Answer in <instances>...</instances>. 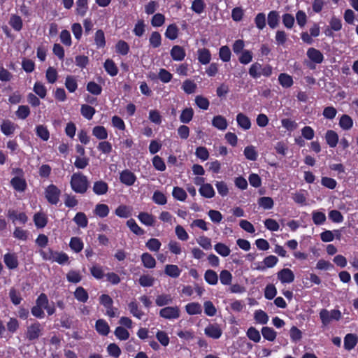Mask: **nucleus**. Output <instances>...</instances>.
<instances>
[{"label":"nucleus","mask_w":358,"mask_h":358,"mask_svg":"<svg viewBox=\"0 0 358 358\" xmlns=\"http://www.w3.org/2000/svg\"><path fill=\"white\" fill-rule=\"evenodd\" d=\"M71 187L76 193L85 194L89 187V181L85 175L80 172L73 173L70 181Z\"/></svg>","instance_id":"obj_1"},{"label":"nucleus","mask_w":358,"mask_h":358,"mask_svg":"<svg viewBox=\"0 0 358 358\" xmlns=\"http://www.w3.org/2000/svg\"><path fill=\"white\" fill-rule=\"evenodd\" d=\"M39 254L45 261L57 262L59 264H64L69 261V256L63 252H57L48 248L46 250H41Z\"/></svg>","instance_id":"obj_2"},{"label":"nucleus","mask_w":358,"mask_h":358,"mask_svg":"<svg viewBox=\"0 0 358 358\" xmlns=\"http://www.w3.org/2000/svg\"><path fill=\"white\" fill-rule=\"evenodd\" d=\"M43 327L38 321H34L27 327L24 336L29 341H34L43 335Z\"/></svg>","instance_id":"obj_3"},{"label":"nucleus","mask_w":358,"mask_h":358,"mask_svg":"<svg viewBox=\"0 0 358 358\" xmlns=\"http://www.w3.org/2000/svg\"><path fill=\"white\" fill-rule=\"evenodd\" d=\"M341 317V312L337 309L328 310L327 309L323 308L320 312V318L324 326L328 325L332 320H340Z\"/></svg>","instance_id":"obj_4"},{"label":"nucleus","mask_w":358,"mask_h":358,"mask_svg":"<svg viewBox=\"0 0 358 358\" xmlns=\"http://www.w3.org/2000/svg\"><path fill=\"white\" fill-rule=\"evenodd\" d=\"M61 191L55 185H48L45 190V196L48 201L51 203L56 205L59 201V196Z\"/></svg>","instance_id":"obj_5"},{"label":"nucleus","mask_w":358,"mask_h":358,"mask_svg":"<svg viewBox=\"0 0 358 358\" xmlns=\"http://www.w3.org/2000/svg\"><path fill=\"white\" fill-rule=\"evenodd\" d=\"M159 316L166 320H176L180 317V311L178 306H166L159 310Z\"/></svg>","instance_id":"obj_6"},{"label":"nucleus","mask_w":358,"mask_h":358,"mask_svg":"<svg viewBox=\"0 0 358 358\" xmlns=\"http://www.w3.org/2000/svg\"><path fill=\"white\" fill-rule=\"evenodd\" d=\"M204 334L213 339H218L222 334L220 326L217 323L209 324L204 329Z\"/></svg>","instance_id":"obj_7"},{"label":"nucleus","mask_w":358,"mask_h":358,"mask_svg":"<svg viewBox=\"0 0 358 358\" xmlns=\"http://www.w3.org/2000/svg\"><path fill=\"white\" fill-rule=\"evenodd\" d=\"M120 180L122 184L127 186H131L135 183L136 176L129 169H125L120 173Z\"/></svg>","instance_id":"obj_8"},{"label":"nucleus","mask_w":358,"mask_h":358,"mask_svg":"<svg viewBox=\"0 0 358 358\" xmlns=\"http://www.w3.org/2000/svg\"><path fill=\"white\" fill-rule=\"evenodd\" d=\"M277 275L282 283H291L294 280V273L289 268H282L278 272Z\"/></svg>","instance_id":"obj_9"},{"label":"nucleus","mask_w":358,"mask_h":358,"mask_svg":"<svg viewBox=\"0 0 358 358\" xmlns=\"http://www.w3.org/2000/svg\"><path fill=\"white\" fill-rule=\"evenodd\" d=\"M307 57L315 64H321L324 60L323 54L315 48H310L306 52Z\"/></svg>","instance_id":"obj_10"},{"label":"nucleus","mask_w":358,"mask_h":358,"mask_svg":"<svg viewBox=\"0 0 358 358\" xmlns=\"http://www.w3.org/2000/svg\"><path fill=\"white\" fill-rule=\"evenodd\" d=\"M3 262L9 269H15L18 266L17 256L15 253H6L3 255Z\"/></svg>","instance_id":"obj_11"},{"label":"nucleus","mask_w":358,"mask_h":358,"mask_svg":"<svg viewBox=\"0 0 358 358\" xmlns=\"http://www.w3.org/2000/svg\"><path fill=\"white\" fill-rule=\"evenodd\" d=\"M358 343V336L355 334H347L344 337V348L350 351L355 348Z\"/></svg>","instance_id":"obj_12"},{"label":"nucleus","mask_w":358,"mask_h":358,"mask_svg":"<svg viewBox=\"0 0 358 358\" xmlns=\"http://www.w3.org/2000/svg\"><path fill=\"white\" fill-rule=\"evenodd\" d=\"M170 54L173 60L177 62L182 61L186 56L184 48L178 45L172 47Z\"/></svg>","instance_id":"obj_13"},{"label":"nucleus","mask_w":358,"mask_h":358,"mask_svg":"<svg viewBox=\"0 0 358 358\" xmlns=\"http://www.w3.org/2000/svg\"><path fill=\"white\" fill-rule=\"evenodd\" d=\"M8 217L13 223L18 221L20 224H25L27 222V217L24 213H17L15 210L8 211Z\"/></svg>","instance_id":"obj_14"},{"label":"nucleus","mask_w":358,"mask_h":358,"mask_svg":"<svg viewBox=\"0 0 358 358\" xmlns=\"http://www.w3.org/2000/svg\"><path fill=\"white\" fill-rule=\"evenodd\" d=\"M13 189L19 192H23L27 188V182L24 178L13 177L10 180Z\"/></svg>","instance_id":"obj_15"},{"label":"nucleus","mask_w":358,"mask_h":358,"mask_svg":"<svg viewBox=\"0 0 358 358\" xmlns=\"http://www.w3.org/2000/svg\"><path fill=\"white\" fill-rule=\"evenodd\" d=\"M236 120L238 126L243 130H248L251 127V121L250 118L242 113L237 114Z\"/></svg>","instance_id":"obj_16"},{"label":"nucleus","mask_w":358,"mask_h":358,"mask_svg":"<svg viewBox=\"0 0 358 358\" xmlns=\"http://www.w3.org/2000/svg\"><path fill=\"white\" fill-rule=\"evenodd\" d=\"M198 60L203 65L208 64L211 60V53L207 48H200L197 50Z\"/></svg>","instance_id":"obj_17"},{"label":"nucleus","mask_w":358,"mask_h":358,"mask_svg":"<svg viewBox=\"0 0 358 358\" xmlns=\"http://www.w3.org/2000/svg\"><path fill=\"white\" fill-rule=\"evenodd\" d=\"M212 125L216 129L224 131L228 127L227 119L222 115H215L212 120Z\"/></svg>","instance_id":"obj_18"},{"label":"nucleus","mask_w":358,"mask_h":358,"mask_svg":"<svg viewBox=\"0 0 358 358\" xmlns=\"http://www.w3.org/2000/svg\"><path fill=\"white\" fill-rule=\"evenodd\" d=\"M95 329L96 331L102 336H107L110 332V327L107 322L103 319H99L96 320Z\"/></svg>","instance_id":"obj_19"},{"label":"nucleus","mask_w":358,"mask_h":358,"mask_svg":"<svg viewBox=\"0 0 358 358\" xmlns=\"http://www.w3.org/2000/svg\"><path fill=\"white\" fill-rule=\"evenodd\" d=\"M92 189L95 194L103 195L108 192V185L103 180L96 181L93 185Z\"/></svg>","instance_id":"obj_20"},{"label":"nucleus","mask_w":358,"mask_h":358,"mask_svg":"<svg viewBox=\"0 0 358 358\" xmlns=\"http://www.w3.org/2000/svg\"><path fill=\"white\" fill-rule=\"evenodd\" d=\"M338 124L342 129L348 131L353 127V120L350 115L344 114L341 116Z\"/></svg>","instance_id":"obj_21"},{"label":"nucleus","mask_w":358,"mask_h":358,"mask_svg":"<svg viewBox=\"0 0 358 358\" xmlns=\"http://www.w3.org/2000/svg\"><path fill=\"white\" fill-rule=\"evenodd\" d=\"M173 298L169 294H162L156 296L155 303L157 306L162 307L172 303Z\"/></svg>","instance_id":"obj_22"},{"label":"nucleus","mask_w":358,"mask_h":358,"mask_svg":"<svg viewBox=\"0 0 358 358\" xmlns=\"http://www.w3.org/2000/svg\"><path fill=\"white\" fill-rule=\"evenodd\" d=\"M325 139L330 148H335L338 142V135L334 130H328L325 134Z\"/></svg>","instance_id":"obj_23"},{"label":"nucleus","mask_w":358,"mask_h":358,"mask_svg":"<svg viewBox=\"0 0 358 358\" xmlns=\"http://www.w3.org/2000/svg\"><path fill=\"white\" fill-rule=\"evenodd\" d=\"M280 15L276 10H271L268 14L267 21L271 29L276 28L279 24Z\"/></svg>","instance_id":"obj_24"},{"label":"nucleus","mask_w":358,"mask_h":358,"mask_svg":"<svg viewBox=\"0 0 358 358\" xmlns=\"http://www.w3.org/2000/svg\"><path fill=\"white\" fill-rule=\"evenodd\" d=\"M34 222L37 228H43L48 223V217L44 213L38 212L34 215Z\"/></svg>","instance_id":"obj_25"},{"label":"nucleus","mask_w":358,"mask_h":358,"mask_svg":"<svg viewBox=\"0 0 358 358\" xmlns=\"http://www.w3.org/2000/svg\"><path fill=\"white\" fill-rule=\"evenodd\" d=\"M199 192L202 196L208 199L213 198L215 194V192L213 186L209 183L202 185L199 188Z\"/></svg>","instance_id":"obj_26"},{"label":"nucleus","mask_w":358,"mask_h":358,"mask_svg":"<svg viewBox=\"0 0 358 358\" xmlns=\"http://www.w3.org/2000/svg\"><path fill=\"white\" fill-rule=\"evenodd\" d=\"M164 273L169 277L176 278L180 276L181 270L177 265L167 264L164 268Z\"/></svg>","instance_id":"obj_27"},{"label":"nucleus","mask_w":358,"mask_h":358,"mask_svg":"<svg viewBox=\"0 0 358 358\" xmlns=\"http://www.w3.org/2000/svg\"><path fill=\"white\" fill-rule=\"evenodd\" d=\"M138 220L141 222L146 226L151 227L155 224V217L148 213H140L138 215Z\"/></svg>","instance_id":"obj_28"},{"label":"nucleus","mask_w":358,"mask_h":358,"mask_svg":"<svg viewBox=\"0 0 358 358\" xmlns=\"http://www.w3.org/2000/svg\"><path fill=\"white\" fill-rule=\"evenodd\" d=\"M141 261L144 267L147 268H153L156 266L155 259L148 252H144L142 254Z\"/></svg>","instance_id":"obj_29"},{"label":"nucleus","mask_w":358,"mask_h":358,"mask_svg":"<svg viewBox=\"0 0 358 358\" xmlns=\"http://www.w3.org/2000/svg\"><path fill=\"white\" fill-rule=\"evenodd\" d=\"M94 43L96 48H103L106 45V38L102 29H98L94 34Z\"/></svg>","instance_id":"obj_30"},{"label":"nucleus","mask_w":358,"mask_h":358,"mask_svg":"<svg viewBox=\"0 0 358 358\" xmlns=\"http://www.w3.org/2000/svg\"><path fill=\"white\" fill-rule=\"evenodd\" d=\"M92 134L97 139L103 141L108 138V131L103 126H96L92 129Z\"/></svg>","instance_id":"obj_31"},{"label":"nucleus","mask_w":358,"mask_h":358,"mask_svg":"<svg viewBox=\"0 0 358 358\" xmlns=\"http://www.w3.org/2000/svg\"><path fill=\"white\" fill-rule=\"evenodd\" d=\"M103 67L106 71L110 76H115L118 73V69L115 62L112 59H106L104 62Z\"/></svg>","instance_id":"obj_32"},{"label":"nucleus","mask_w":358,"mask_h":358,"mask_svg":"<svg viewBox=\"0 0 358 358\" xmlns=\"http://www.w3.org/2000/svg\"><path fill=\"white\" fill-rule=\"evenodd\" d=\"M15 124L10 120H3L1 125V131L6 136H10L15 131Z\"/></svg>","instance_id":"obj_33"},{"label":"nucleus","mask_w":358,"mask_h":358,"mask_svg":"<svg viewBox=\"0 0 358 358\" xmlns=\"http://www.w3.org/2000/svg\"><path fill=\"white\" fill-rule=\"evenodd\" d=\"M185 310L189 315H199L202 313L201 306L196 302L189 303L185 306Z\"/></svg>","instance_id":"obj_34"},{"label":"nucleus","mask_w":358,"mask_h":358,"mask_svg":"<svg viewBox=\"0 0 358 358\" xmlns=\"http://www.w3.org/2000/svg\"><path fill=\"white\" fill-rule=\"evenodd\" d=\"M73 220L79 227L85 228L87 227L88 220L86 215L83 212L77 213Z\"/></svg>","instance_id":"obj_35"},{"label":"nucleus","mask_w":358,"mask_h":358,"mask_svg":"<svg viewBox=\"0 0 358 358\" xmlns=\"http://www.w3.org/2000/svg\"><path fill=\"white\" fill-rule=\"evenodd\" d=\"M109 211V207L103 203L96 204L94 210V214L101 218L107 217Z\"/></svg>","instance_id":"obj_36"},{"label":"nucleus","mask_w":358,"mask_h":358,"mask_svg":"<svg viewBox=\"0 0 358 358\" xmlns=\"http://www.w3.org/2000/svg\"><path fill=\"white\" fill-rule=\"evenodd\" d=\"M204 279L207 283L211 285H215L218 282V275L217 273L211 269H208L205 272Z\"/></svg>","instance_id":"obj_37"},{"label":"nucleus","mask_w":358,"mask_h":358,"mask_svg":"<svg viewBox=\"0 0 358 358\" xmlns=\"http://www.w3.org/2000/svg\"><path fill=\"white\" fill-rule=\"evenodd\" d=\"M74 296L78 301L82 303H86L89 299L87 292L83 287H78L76 289Z\"/></svg>","instance_id":"obj_38"},{"label":"nucleus","mask_w":358,"mask_h":358,"mask_svg":"<svg viewBox=\"0 0 358 358\" xmlns=\"http://www.w3.org/2000/svg\"><path fill=\"white\" fill-rule=\"evenodd\" d=\"M278 81L282 87L285 88L290 87L294 83L292 77L285 73H282L279 75Z\"/></svg>","instance_id":"obj_39"},{"label":"nucleus","mask_w":358,"mask_h":358,"mask_svg":"<svg viewBox=\"0 0 358 358\" xmlns=\"http://www.w3.org/2000/svg\"><path fill=\"white\" fill-rule=\"evenodd\" d=\"M128 308L130 313L138 319H141L144 315V313L138 308V303L135 301H131L128 304Z\"/></svg>","instance_id":"obj_40"},{"label":"nucleus","mask_w":358,"mask_h":358,"mask_svg":"<svg viewBox=\"0 0 358 358\" xmlns=\"http://www.w3.org/2000/svg\"><path fill=\"white\" fill-rule=\"evenodd\" d=\"M9 24L17 31H20L22 28V20L17 15H12L10 17Z\"/></svg>","instance_id":"obj_41"},{"label":"nucleus","mask_w":358,"mask_h":358,"mask_svg":"<svg viewBox=\"0 0 358 358\" xmlns=\"http://www.w3.org/2000/svg\"><path fill=\"white\" fill-rule=\"evenodd\" d=\"M194 116V110L192 108H186L182 110L180 115V121L182 123L187 124L189 123L193 118Z\"/></svg>","instance_id":"obj_42"},{"label":"nucleus","mask_w":358,"mask_h":358,"mask_svg":"<svg viewBox=\"0 0 358 358\" xmlns=\"http://www.w3.org/2000/svg\"><path fill=\"white\" fill-rule=\"evenodd\" d=\"M69 246L75 252H80L83 249V242L78 237H72L71 238Z\"/></svg>","instance_id":"obj_43"},{"label":"nucleus","mask_w":358,"mask_h":358,"mask_svg":"<svg viewBox=\"0 0 358 358\" xmlns=\"http://www.w3.org/2000/svg\"><path fill=\"white\" fill-rule=\"evenodd\" d=\"M243 152L245 158L248 160L256 161L258 157V152L253 145L245 147Z\"/></svg>","instance_id":"obj_44"},{"label":"nucleus","mask_w":358,"mask_h":358,"mask_svg":"<svg viewBox=\"0 0 358 358\" xmlns=\"http://www.w3.org/2000/svg\"><path fill=\"white\" fill-rule=\"evenodd\" d=\"M88 10V0L76 1V13L80 16H85Z\"/></svg>","instance_id":"obj_45"},{"label":"nucleus","mask_w":358,"mask_h":358,"mask_svg":"<svg viewBox=\"0 0 358 358\" xmlns=\"http://www.w3.org/2000/svg\"><path fill=\"white\" fill-rule=\"evenodd\" d=\"M196 84L189 79L185 80L182 85V89L187 94L194 93L196 90Z\"/></svg>","instance_id":"obj_46"},{"label":"nucleus","mask_w":358,"mask_h":358,"mask_svg":"<svg viewBox=\"0 0 358 358\" xmlns=\"http://www.w3.org/2000/svg\"><path fill=\"white\" fill-rule=\"evenodd\" d=\"M178 28L176 24H171L168 26L166 31L165 36L170 40H175L178 36Z\"/></svg>","instance_id":"obj_47"},{"label":"nucleus","mask_w":358,"mask_h":358,"mask_svg":"<svg viewBox=\"0 0 358 358\" xmlns=\"http://www.w3.org/2000/svg\"><path fill=\"white\" fill-rule=\"evenodd\" d=\"M80 113L84 117L90 120L92 119L94 115L96 113V110L93 107L90 106L83 104L81 106Z\"/></svg>","instance_id":"obj_48"},{"label":"nucleus","mask_w":358,"mask_h":358,"mask_svg":"<svg viewBox=\"0 0 358 358\" xmlns=\"http://www.w3.org/2000/svg\"><path fill=\"white\" fill-rule=\"evenodd\" d=\"M115 215L122 218H127L131 215V209L129 206L125 205H120L115 212Z\"/></svg>","instance_id":"obj_49"},{"label":"nucleus","mask_w":358,"mask_h":358,"mask_svg":"<svg viewBox=\"0 0 358 358\" xmlns=\"http://www.w3.org/2000/svg\"><path fill=\"white\" fill-rule=\"evenodd\" d=\"M262 334L263 337L268 341H273L277 336V333L274 329L268 327H264L262 329Z\"/></svg>","instance_id":"obj_50"},{"label":"nucleus","mask_w":358,"mask_h":358,"mask_svg":"<svg viewBox=\"0 0 358 358\" xmlns=\"http://www.w3.org/2000/svg\"><path fill=\"white\" fill-rule=\"evenodd\" d=\"M152 163L154 168L159 171H164L166 169L164 161L159 155L154 156L152 159Z\"/></svg>","instance_id":"obj_51"},{"label":"nucleus","mask_w":358,"mask_h":358,"mask_svg":"<svg viewBox=\"0 0 358 358\" xmlns=\"http://www.w3.org/2000/svg\"><path fill=\"white\" fill-rule=\"evenodd\" d=\"M262 64L258 62L253 63L249 69V74L252 78H258L261 76Z\"/></svg>","instance_id":"obj_52"},{"label":"nucleus","mask_w":358,"mask_h":358,"mask_svg":"<svg viewBox=\"0 0 358 358\" xmlns=\"http://www.w3.org/2000/svg\"><path fill=\"white\" fill-rule=\"evenodd\" d=\"M127 227L130 229V230L135 234L136 235H143L145 231L143 229H141L136 221L134 219H129L127 222Z\"/></svg>","instance_id":"obj_53"},{"label":"nucleus","mask_w":358,"mask_h":358,"mask_svg":"<svg viewBox=\"0 0 358 358\" xmlns=\"http://www.w3.org/2000/svg\"><path fill=\"white\" fill-rule=\"evenodd\" d=\"M65 87L69 92H74L78 88V83L75 77L68 76L65 80Z\"/></svg>","instance_id":"obj_54"},{"label":"nucleus","mask_w":358,"mask_h":358,"mask_svg":"<svg viewBox=\"0 0 358 358\" xmlns=\"http://www.w3.org/2000/svg\"><path fill=\"white\" fill-rule=\"evenodd\" d=\"M172 195L176 200L184 201L187 199V193L182 188L179 187H174L172 192Z\"/></svg>","instance_id":"obj_55"},{"label":"nucleus","mask_w":358,"mask_h":358,"mask_svg":"<svg viewBox=\"0 0 358 358\" xmlns=\"http://www.w3.org/2000/svg\"><path fill=\"white\" fill-rule=\"evenodd\" d=\"M232 274L228 270H222L220 273V282L224 285H231Z\"/></svg>","instance_id":"obj_56"},{"label":"nucleus","mask_w":358,"mask_h":358,"mask_svg":"<svg viewBox=\"0 0 358 358\" xmlns=\"http://www.w3.org/2000/svg\"><path fill=\"white\" fill-rule=\"evenodd\" d=\"M246 335L250 340L255 343H258L261 340V335L259 331L253 327H251L248 329Z\"/></svg>","instance_id":"obj_57"},{"label":"nucleus","mask_w":358,"mask_h":358,"mask_svg":"<svg viewBox=\"0 0 358 358\" xmlns=\"http://www.w3.org/2000/svg\"><path fill=\"white\" fill-rule=\"evenodd\" d=\"M36 135L43 141H46L50 138V133L46 127L43 125H38L36 127Z\"/></svg>","instance_id":"obj_58"},{"label":"nucleus","mask_w":358,"mask_h":358,"mask_svg":"<svg viewBox=\"0 0 358 358\" xmlns=\"http://www.w3.org/2000/svg\"><path fill=\"white\" fill-rule=\"evenodd\" d=\"M108 355L114 358H119L121 355V349L115 343H110L106 348Z\"/></svg>","instance_id":"obj_59"},{"label":"nucleus","mask_w":358,"mask_h":358,"mask_svg":"<svg viewBox=\"0 0 358 358\" xmlns=\"http://www.w3.org/2000/svg\"><path fill=\"white\" fill-rule=\"evenodd\" d=\"M33 90L41 99H44L47 94L46 87L40 82L35 83Z\"/></svg>","instance_id":"obj_60"},{"label":"nucleus","mask_w":358,"mask_h":358,"mask_svg":"<svg viewBox=\"0 0 358 358\" xmlns=\"http://www.w3.org/2000/svg\"><path fill=\"white\" fill-rule=\"evenodd\" d=\"M258 204L264 209L269 210L273 207L274 203L271 197L263 196L259 199Z\"/></svg>","instance_id":"obj_61"},{"label":"nucleus","mask_w":358,"mask_h":358,"mask_svg":"<svg viewBox=\"0 0 358 358\" xmlns=\"http://www.w3.org/2000/svg\"><path fill=\"white\" fill-rule=\"evenodd\" d=\"M252 52L250 50H245L241 53L238 61L241 64L245 65L252 62Z\"/></svg>","instance_id":"obj_62"},{"label":"nucleus","mask_w":358,"mask_h":358,"mask_svg":"<svg viewBox=\"0 0 358 358\" xmlns=\"http://www.w3.org/2000/svg\"><path fill=\"white\" fill-rule=\"evenodd\" d=\"M231 52L230 48L227 45L222 46L220 48L219 57L220 59L224 62L230 61Z\"/></svg>","instance_id":"obj_63"},{"label":"nucleus","mask_w":358,"mask_h":358,"mask_svg":"<svg viewBox=\"0 0 358 358\" xmlns=\"http://www.w3.org/2000/svg\"><path fill=\"white\" fill-rule=\"evenodd\" d=\"M254 317L257 322L262 324H265L268 321V315L262 310H256L254 314Z\"/></svg>","instance_id":"obj_64"}]
</instances>
